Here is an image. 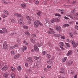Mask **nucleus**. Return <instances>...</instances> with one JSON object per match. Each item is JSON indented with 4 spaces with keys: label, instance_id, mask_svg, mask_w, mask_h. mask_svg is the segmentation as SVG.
<instances>
[{
    "label": "nucleus",
    "instance_id": "1",
    "mask_svg": "<svg viewBox=\"0 0 78 78\" xmlns=\"http://www.w3.org/2000/svg\"><path fill=\"white\" fill-rule=\"evenodd\" d=\"M34 27L36 28L38 27V26H39V24L40 25H42V24L40 22H39V21L38 20H36L35 22H34Z\"/></svg>",
    "mask_w": 78,
    "mask_h": 78
},
{
    "label": "nucleus",
    "instance_id": "2",
    "mask_svg": "<svg viewBox=\"0 0 78 78\" xmlns=\"http://www.w3.org/2000/svg\"><path fill=\"white\" fill-rule=\"evenodd\" d=\"M59 20L58 19V18H54L53 19H52L51 20V23H55V22H59Z\"/></svg>",
    "mask_w": 78,
    "mask_h": 78
},
{
    "label": "nucleus",
    "instance_id": "3",
    "mask_svg": "<svg viewBox=\"0 0 78 78\" xmlns=\"http://www.w3.org/2000/svg\"><path fill=\"white\" fill-rule=\"evenodd\" d=\"M55 29H56V31H59V32H61L62 31V29H61V27L59 26H55Z\"/></svg>",
    "mask_w": 78,
    "mask_h": 78
},
{
    "label": "nucleus",
    "instance_id": "4",
    "mask_svg": "<svg viewBox=\"0 0 78 78\" xmlns=\"http://www.w3.org/2000/svg\"><path fill=\"white\" fill-rule=\"evenodd\" d=\"M3 48L4 49V50H6L7 49V48H8V44L6 42H5L3 44Z\"/></svg>",
    "mask_w": 78,
    "mask_h": 78
},
{
    "label": "nucleus",
    "instance_id": "5",
    "mask_svg": "<svg viewBox=\"0 0 78 78\" xmlns=\"http://www.w3.org/2000/svg\"><path fill=\"white\" fill-rule=\"evenodd\" d=\"M54 60V58H53L51 59H50L48 60L47 62L48 64H53V63Z\"/></svg>",
    "mask_w": 78,
    "mask_h": 78
},
{
    "label": "nucleus",
    "instance_id": "6",
    "mask_svg": "<svg viewBox=\"0 0 78 78\" xmlns=\"http://www.w3.org/2000/svg\"><path fill=\"white\" fill-rule=\"evenodd\" d=\"M49 30H50L48 31V33L51 34H55V32L53 31V29H51V28H50Z\"/></svg>",
    "mask_w": 78,
    "mask_h": 78
},
{
    "label": "nucleus",
    "instance_id": "7",
    "mask_svg": "<svg viewBox=\"0 0 78 78\" xmlns=\"http://www.w3.org/2000/svg\"><path fill=\"white\" fill-rule=\"evenodd\" d=\"M72 43L73 44H74L73 45V48H75L76 47L78 46V43H75L74 42V41H72Z\"/></svg>",
    "mask_w": 78,
    "mask_h": 78
},
{
    "label": "nucleus",
    "instance_id": "8",
    "mask_svg": "<svg viewBox=\"0 0 78 78\" xmlns=\"http://www.w3.org/2000/svg\"><path fill=\"white\" fill-rule=\"evenodd\" d=\"M8 66H4L3 68L2 69V70L3 71H6L8 69Z\"/></svg>",
    "mask_w": 78,
    "mask_h": 78
},
{
    "label": "nucleus",
    "instance_id": "9",
    "mask_svg": "<svg viewBox=\"0 0 78 78\" xmlns=\"http://www.w3.org/2000/svg\"><path fill=\"white\" fill-rule=\"evenodd\" d=\"M34 48L35 51L36 52H38L39 51V50L37 46H34Z\"/></svg>",
    "mask_w": 78,
    "mask_h": 78
},
{
    "label": "nucleus",
    "instance_id": "10",
    "mask_svg": "<svg viewBox=\"0 0 78 78\" xmlns=\"http://www.w3.org/2000/svg\"><path fill=\"white\" fill-rule=\"evenodd\" d=\"M14 15L16 16H17L18 17H22V15L20 14H18L17 13L15 12L14 13Z\"/></svg>",
    "mask_w": 78,
    "mask_h": 78
},
{
    "label": "nucleus",
    "instance_id": "11",
    "mask_svg": "<svg viewBox=\"0 0 78 78\" xmlns=\"http://www.w3.org/2000/svg\"><path fill=\"white\" fill-rule=\"evenodd\" d=\"M14 15L16 16H17L18 17H22V15L20 14H18L17 13L15 12L14 13Z\"/></svg>",
    "mask_w": 78,
    "mask_h": 78
},
{
    "label": "nucleus",
    "instance_id": "12",
    "mask_svg": "<svg viewBox=\"0 0 78 78\" xmlns=\"http://www.w3.org/2000/svg\"><path fill=\"white\" fill-rule=\"evenodd\" d=\"M71 14L74 16L76 14V10L75 9H73L72 10L71 12Z\"/></svg>",
    "mask_w": 78,
    "mask_h": 78
},
{
    "label": "nucleus",
    "instance_id": "13",
    "mask_svg": "<svg viewBox=\"0 0 78 78\" xmlns=\"http://www.w3.org/2000/svg\"><path fill=\"white\" fill-rule=\"evenodd\" d=\"M27 60L29 62H33V58L31 57H28L27 58Z\"/></svg>",
    "mask_w": 78,
    "mask_h": 78
},
{
    "label": "nucleus",
    "instance_id": "14",
    "mask_svg": "<svg viewBox=\"0 0 78 78\" xmlns=\"http://www.w3.org/2000/svg\"><path fill=\"white\" fill-rule=\"evenodd\" d=\"M8 75H9V73L8 72H6L3 75V76L5 78H7Z\"/></svg>",
    "mask_w": 78,
    "mask_h": 78
},
{
    "label": "nucleus",
    "instance_id": "15",
    "mask_svg": "<svg viewBox=\"0 0 78 78\" xmlns=\"http://www.w3.org/2000/svg\"><path fill=\"white\" fill-rule=\"evenodd\" d=\"M26 18L27 19V20H28V21H29V22H31V20L33 21V19H31L30 18V16H26Z\"/></svg>",
    "mask_w": 78,
    "mask_h": 78
},
{
    "label": "nucleus",
    "instance_id": "16",
    "mask_svg": "<svg viewBox=\"0 0 78 78\" xmlns=\"http://www.w3.org/2000/svg\"><path fill=\"white\" fill-rule=\"evenodd\" d=\"M19 56H20V55H19V54L16 55L14 56V59H17V58H19Z\"/></svg>",
    "mask_w": 78,
    "mask_h": 78
},
{
    "label": "nucleus",
    "instance_id": "17",
    "mask_svg": "<svg viewBox=\"0 0 78 78\" xmlns=\"http://www.w3.org/2000/svg\"><path fill=\"white\" fill-rule=\"evenodd\" d=\"M37 17H40L41 16V15L42 14V12H39L37 13Z\"/></svg>",
    "mask_w": 78,
    "mask_h": 78
},
{
    "label": "nucleus",
    "instance_id": "18",
    "mask_svg": "<svg viewBox=\"0 0 78 78\" xmlns=\"http://www.w3.org/2000/svg\"><path fill=\"white\" fill-rule=\"evenodd\" d=\"M73 63V62L72 61H69L67 63L68 66H70Z\"/></svg>",
    "mask_w": 78,
    "mask_h": 78
},
{
    "label": "nucleus",
    "instance_id": "19",
    "mask_svg": "<svg viewBox=\"0 0 78 78\" xmlns=\"http://www.w3.org/2000/svg\"><path fill=\"white\" fill-rule=\"evenodd\" d=\"M27 50V47L25 46H24L22 48V51L23 52H24V51Z\"/></svg>",
    "mask_w": 78,
    "mask_h": 78
},
{
    "label": "nucleus",
    "instance_id": "20",
    "mask_svg": "<svg viewBox=\"0 0 78 78\" xmlns=\"http://www.w3.org/2000/svg\"><path fill=\"white\" fill-rule=\"evenodd\" d=\"M72 55V51H69L67 53V55L70 56Z\"/></svg>",
    "mask_w": 78,
    "mask_h": 78
},
{
    "label": "nucleus",
    "instance_id": "21",
    "mask_svg": "<svg viewBox=\"0 0 78 78\" xmlns=\"http://www.w3.org/2000/svg\"><path fill=\"white\" fill-rule=\"evenodd\" d=\"M31 41V42H32V43H34L35 42V41H36V39L32 38L30 39Z\"/></svg>",
    "mask_w": 78,
    "mask_h": 78
},
{
    "label": "nucleus",
    "instance_id": "22",
    "mask_svg": "<svg viewBox=\"0 0 78 78\" xmlns=\"http://www.w3.org/2000/svg\"><path fill=\"white\" fill-rule=\"evenodd\" d=\"M23 19H21V20H20L18 21V23H19V24H20V25H22V20H23Z\"/></svg>",
    "mask_w": 78,
    "mask_h": 78
},
{
    "label": "nucleus",
    "instance_id": "23",
    "mask_svg": "<svg viewBox=\"0 0 78 78\" xmlns=\"http://www.w3.org/2000/svg\"><path fill=\"white\" fill-rule=\"evenodd\" d=\"M69 37L70 38H73V34L71 33H69Z\"/></svg>",
    "mask_w": 78,
    "mask_h": 78
},
{
    "label": "nucleus",
    "instance_id": "24",
    "mask_svg": "<svg viewBox=\"0 0 78 78\" xmlns=\"http://www.w3.org/2000/svg\"><path fill=\"white\" fill-rule=\"evenodd\" d=\"M46 56L47 58H48V59H50V58H51V55L49 54H48L46 55Z\"/></svg>",
    "mask_w": 78,
    "mask_h": 78
},
{
    "label": "nucleus",
    "instance_id": "25",
    "mask_svg": "<svg viewBox=\"0 0 78 78\" xmlns=\"http://www.w3.org/2000/svg\"><path fill=\"white\" fill-rule=\"evenodd\" d=\"M17 69L18 71H20L22 70V67L20 66H18L17 67Z\"/></svg>",
    "mask_w": 78,
    "mask_h": 78
},
{
    "label": "nucleus",
    "instance_id": "26",
    "mask_svg": "<svg viewBox=\"0 0 78 78\" xmlns=\"http://www.w3.org/2000/svg\"><path fill=\"white\" fill-rule=\"evenodd\" d=\"M67 57H66L65 58H63L62 59V61L63 62H64L66 60H67Z\"/></svg>",
    "mask_w": 78,
    "mask_h": 78
},
{
    "label": "nucleus",
    "instance_id": "27",
    "mask_svg": "<svg viewBox=\"0 0 78 78\" xmlns=\"http://www.w3.org/2000/svg\"><path fill=\"white\" fill-rule=\"evenodd\" d=\"M25 34L27 36H30V34L28 32H25Z\"/></svg>",
    "mask_w": 78,
    "mask_h": 78
},
{
    "label": "nucleus",
    "instance_id": "28",
    "mask_svg": "<svg viewBox=\"0 0 78 78\" xmlns=\"http://www.w3.org/2000/svg\"><path fill=\"white\" fill-rule=\"evenodd\" d=\"M15 47L16 46H11L10 47V50H12V49H13V48H15Z\"/></svg>",
    "mask_w": 78,
    "mask_h": 78
},
{
    "label": "nucleus",
    "instance_id": "29",
    "mask_svg": "<svg viewBox=\"0 0 78 78\" xmlns=\"http://www.w3.org/2000/svg\"><path fill=\"white\" fill-rule=\"evenodd\" d=\"M54 36H56V37H60L61 35L59 34H54Z\"/></svg>",
    "mask_w": 78,
    "mask_h": 78
},
{
    "label": "nucleus",
    "instance_id": "30",
    "mask_svg": "<svg viewBox=\"0 0 78 78\" xmlns=\"http://www.w3.org/2000/svg\"><path fill=\"white\" fill-rule=\"evenodd\" d=\"M65 44L68 47H69V48L70 47V45L69 43H65Z\"/></svg>",
    "mask_w": 78,
    "mask_h": 78
},
{
    "label": "nucleus",
    "instance_id": "31",
    "mask_svg": "<svg viewBox=\"0 0 78 78\" xmlns=\"http://www.w3.org/2000/svg\"><path fill=\"white\" fill-rule=\"evenodd\" d=\"M4 12L5 13V14H7L8 15L9 14V13H8V12L7 10H4Z\"/></svg>",
    "mask_w": 78,
    "mask_h": 78
},
{
    "label": "nucleus",
    "instance_id": "32",
    "mask_svg": "<svg viewBox=\"0 0 78 78\" xmlns=\"http://www.w3.org/2000/svg\"><path fill=\"white\" fill-rule=\"evenodd\" d=\"M55 16H58V17H61V15L59 13H56L55 14Z\"/></svg>",
    "mask_w": 78,
    "mask_h": 78
},
{
    "label": "nucleus",
    "instance_id": "33",
    "mask_svg": "<svg viewBox=\"0 0 78 78\" xmlns=\"http://www.w3.org/2000/svg\"><path fill=\"white\" fill-rule=\"evenodd\" d=\"M2 30H3V31H4V32H5V33H6V32H7V29H6V28H2Z\"/></svg>",
    "mask_w": 78,
    "mask_h": 78
},
{
    "label": "nucleus",
    "instance_id": "34",
    "mask_svg": "<svg viewBox=\"0 0 78 78\" xmlns=\"http://www.w3.org/2000/svg\"><path fill=\"white\" fill-rule=\"evenodd\" d=\"M59 44L60 45L62 46V47H63L64 46V43L62 42H60Z\"/></svg>",
    "mask_w": 78,
    "mask_h": 78
},
{
    "label": "nucleus",
    "instance_id": "35",
    "mask_svg": "<svg viewBox=\"0 0 78 78\" xmlns=\"http://www.w3.org/2000/svg\"><path fill=\"white\" fill-rule=\"evenodd\" d=\"M21 6H22V7L24 8L26 7V5L25 4H22L21 5Z\"/></svg>",
    "mask_w": 78,
    "mask_h": 78
},
{
    "label": "nucleus",
    "instance_id": "36",
    "mask_svg": "<svg viewBox=\"0 0 78 78\" xmlns=\"http://www.w3.org/2000/svg\"><path fill=\"white\" fill-rule=\"evenodd\" d=\"M69 24H66L63 25V27H64V28H65V27H69Z\"/></svg>",
    "mask_w": 78,
    "mask_h": 78
},
{
    "label": "nucleus",
    "instance_id": "37",
    "mask_svg": "<svg viewBox=\"0 0 78 78\" xmlns=\"http://www.w3.org/2000/svg\"><path fill=\"white\" fill-rule=\"evenodd\" d=\"M11 77L12 78H15V75L14 74L12 73L11 74Z\"/></svg>",
    "mask_w": 78,
    "mask_h": 78
},
{
    "label": "nucleus",
    "instance_id": "38",
    "mask_svg": "<svg viewBox=\"0 0 78 78\" xmlns=\"http://www.w3.org/2000/svg\"><path fill=\"white\" fill-rule=\"evenodd\" d=\"M77 17H78V13H76V14H75V15H74V18H76Z\"/></svg>",
    "mask_w": 78,
    "mask_h": 78
},
{
    "label": "nucleus",
    "instance_id": "39",
    "mask_svg": "<svg viewBox=\"0 0 78 78\" xmlns=\"http://www.w3.org/2000/svg\"><path fill=\"white\" fill-rule=\"evenodd\" d=\"M34 58L36 60H37V59H39V57L35 56L34 57Z\"/></svg>",
    "mask_w": 78,
    "mask_h": 78
},
{
    "label": "nucleus",
    "instance_id": "40",
    "mask_svg": "<svg viewBox=\"0 0 78 78\" xmlns=\"http://www.w3.org/2000/svg\"><path fill=\"white\" fill-rule=\"evenodd\" d=\"M53 3L54 4H56L57 3V0H53Z\"/></svg>",
    "mask_w": 78,
    "mask_h": 78
},
{
    "label": "nucleus",
    "instance_id": "41",
    "mask_svg": "<svg viewBox=\"0 0 78 78\" xmlns=\"http://www.w3.org/2000/svg\"><path fill=\"white\" fill-rule=\"evenodd\" d=\"M35 4H36V5H38V4H39V1L37 0H36L35 1Z\"/></svg>",
    "mask_w": 78,
    "mask_h": 78
},
{
    "label": "nucleus",
    "instance_id": "42",
    "mask_svg": "<svg viewBox=\"0 0 78 78\" xmlns=\"http://www.w3.org/2000/svg\"><path fill=\"white\" fill-rule=\"evenodd\" d=\"M11 54L12 55H14V51H11Z\"/></svg>",
    "mask_w": 78,
    "mask_h": 78
},
{
    "label": "nucleus",
    "instance_id": "43",
    "mask_svg": "<svg viewBox=\"0 0 78 78\" xmlns=\"http://www.w3.org/2000/svg\"><path fill=\"white\" fill-rule=\"evenodd\" d=\"M47 2L46 1H43L42 2V3L43 5H46Z\"/></svg>",
    "mask_w": 78,
    "mask_h": 78
},
{
    "label": "nucleus",
    "instance_id": "44",
    "mask_svg": "<svg viewBox=\"0 0 78 78\" xmlns=\"http://www.w3.org/2000/svg\"><path fill=\"white\" fill-rule=\"evenodd\" d=\"M55 49L56 50V51H57V52H58V51H59L60 50L58 48H56Z\"/></svg>",
    "mask_w": 78,
    "mask_h": 78
},
{
    "label": "nucleus",
    "instance_id": "45",
    "mask_svg": "<svg viewBox=\"0 0 78 78\" xmlns=\"http://www.w3.org/2000/svg\"><path fill=\"white\" fill-rule=\"evenodd\" d=\"M23 42L24 44H26V45H27L28 44V43L25 41H23Z\"/></svg>",
    "mask_w": 78,
    "mask_h": 78
},
{
    "label": "nucleus",
    "instance_id": "46",
    "mask_svg": "<svg viewBox=\"0 0 78 78\" xmlns=\"http://www.w3.org/2000/svg\"><path fill=\"white\" fill-rule=\"evenodd\" d=\"M74 23V22H73V21H71V22H70L69 23V24H70V25H73Z\"/></svg>",
    "mask_w": 78,
    "mask_h": 78
},
{
    "label": "nucleus",
    "instance_id": "47",
    "mask_svg": "<svg viewBox=\"0 0 78 78\" xmlns=\"http://www.w3.org/2000/svg\"><path fill=\"white\" fill-rule=\"evenodd\" d=\"M46 23H49V22H50V20L48 19H46Z\"/></svg>",
    "mask_w": 78,
    "mask_h": 78
},
{
    "label": "nucleus",
    "instance_id": "48",
    "mask_svg": "<svg viewBox=\"0 0 78 78\" xmlns=\"http://www.w3.org/2000/svg\"><path fill=\"white\" fill-rule=\"evenodd\" d=\"M61 39H66V37L62 36L61 37Z\"/></svg>",
    "mask_w": 78,
    "mask_h": 78
},
{
    "label": "nucleus",
    "instance_id": "49",
    "mask_svg": "<svg viewBox=\"0 0 78 78\" xmlns=\"http://www.w3.org/2000/svg\"><path fill=\"white\" fill-rule=\"evenodd\" d=\"M42 53L43 55H45L46 52H45V51H43Z\"/></svg>",
    "mask_w": 78,
    "mask_h": 78
},
{
    "label": "nucleus",
    "instance_id": "50",
    "mask_svg": "<svg viewBox=\"0 0 78 78\" xmlns=\"http://www.w3.org/2000/svg\"><path fill=\"white\" fill-rule=\"evenodd\" d=\"M11 69L13 70V71H16V68H13V67H12L11 68Z\"/></svg>",
    "mask_w": 78,
    "mask_h": 78
},
{
    "label": "nucleus",
    "instance_id": "51",
    "mask_svg": "<svg viewBox=\"0 0 78 78\" xmlns=\"http://www.w3.org/2000/svg\"><path fill=\"white\" fill-rule=\"evenodd\" d=\"M24 28H25V29H27L28 28V27L27 26H25L23 27Z\"/></svg>",
    "mask_w": 78,
    "mask_h": 78
},
{
    "label": "nucleus",
    "instance_id": "52",
    "mask_svg": "<svg viewBox=\"0 0 78 78\" xmlns=\"http://www.w3.org/2000/svg\"><path fill=\"white\" fill-rule=\"evenodd\" d=\"M32 37H35L36 36V34H33L32 35Z\"/></svg>",
    "mask_w": 78,
    "mask_h": 78
},
{
    "label": "nucleus",
    "instance_id": "53",
    "mask_svg": "<svg viewBox=\"0 0 78 78\" xmlns=\"http://www.w3.org/2000/svg\"><path fill=\"white\" fill-rule=\"evenodd\" d=\"M11 22L12 23H15V20L13 19H12L11 20Z\"/></svg>",
    "mask_w": 78,
    "mask_h": 78
},
{
    "label": "nucleus",
    "instance_id": "54",
    "mask_svg": "<svg viewBox=\"0 0 78 78\" xmlns=\"http://www.w3.org/2000/svg\"><path fill=\"white\" fill-rule=\"evenodd\" d=\"M3 3H5V4H8V2H7L5 1H3Z\"/></svg>",
    "mask_w": 78,
    "mask_h": 78
},
{
    "label": "nucleus",
    "instance_id": "55",
    "mask_svg": "<svg viewBox=\"0 0 78 78\" xmlns=\"http://www.w3.org/2000/svg\"><path fill=\"white\" fill-rule=\"evenodd\" d=\"M75 29H76V30H78V26L77 25H76L75 26Z\"/></svg>",
    "mask_w": 78,
    "mask_h": 78
},
{
    "label": "nucleus",
    "instance_id": "56",
    "mask_svg": "<svg viewBox=\"0 0 78 78\" xmlns=\"http://www.w3.org/2000/svg\"><path fill=\"white\" fill-rule=\"evenodd\" d=\"M2 17L3 18H5V17H6V16H5V14H2Z\"/></svg>",
    "mask_w": 78,
    "mask_h": 78
},
{
    "label": "nucleus",
    "instance_id": "57",
    "mask_svg": "<svg viewBox=\"0 0 78 78\" xmlns=\"http://www.w3.org/2000/svg\"><path fill=\"white\" fill-rule=\"evenodd\" d=\"M0 33H2V34L4 33V31H2V30H0Z\"/></svg>",
    "mask_w": 78,
    "mask_h": 78
},
{
    "label": "nucleus",
    "instance_id": "58",
    "mask_svg": "<svg viewBox=\"0 0 78 78\" xmlns=\"http://www.w3.org/2000/svg\"><path fill=\"white\" fill-rule=\"evenodd\" d=\"M47 67L48 69H50L51 67L50 66L48 65L47 66Z\"/></svg>",
    "mask_w": 78,
    "mask_h": 78
},
{
    "label": "nucleus",
    "instance_id": "59",
    "mask_svg": "<svg viewBox=\"0 0 78 78\" xmlns=\"http://www.w3.org/2000/svg\"><path fill=\"white\" fill-rule=\"evenodd\" d=\"M21 41V40L18 39L17 40V41L18 42H20Z\"/></svg>",
    "mask_w": 78,
    "mask_h": 78
},
{
    "label": "nucleus",
    "instance_id": "60",
    "mask_svg": "<svg viewBox=\"0 0 78 78\" xmlns=\"http://www.w3.org/2000/svg\"><path fill=\"white\" fill-rule=\"evenodd\" d=\"M69 17H70L71 19H73V16H72L70 15H69Z\"/></svg>",
    "mask_w": 78,
    "mask_h": 78
},
{
    "label": "nucleus",
    "instance_id": "61",
    "mask_svg": "<svg viewBox=\"0 0 78 78\" xmlns=\"http://www.w3.org/2000/svg\"><path fill=\"white\" fill-rule=\"evenodd\" d=\"M75 3H76V1H74L73 2V3H72V4L73 5V4H75Z\"/></svg>",
    "mask_w": 78,
    "mask_h": 78
},
{
    "label": "nucleus",
    "instance_id": "62",
    "mask_svg": "<svg viewBox=\"0 0 78 78\" xmlns=\"http://www.w3.org/2000/svg\"><path fill=\"white\" fill-rule=\"evenodd\" d=\"M61 70H62V72H64V68H62L61 69Z\"/></svg>",
    "mask_w": 78,
    "mask_h": 78
},
{
    "label": "nucleus",
    "instance_id": "63",
    "mask_svg": "<svg viewBox=\"0 0 78 78\" xmlns=\"http://www.w3.org/2000/svg\"><path fill=\"white\" fill-rule=\"evenodd\" d=\"M34 65L35 66H37V63H35Z\"/></svg>",
    "mask_w": 78,
    "mask_h": 78
},
{
    "label": "nucleus",
    "instance_id": "64",
    "mask_svg": "<svg viewBox=\"0 0 78 78\" xmlns=\"http://www.w3.org/2000/svg\"><path fill=\"white\" fill-rule=\"evenodd\" d=\"M74 78H77V75H75L74 76Z\"/></svg>",
    "mask_w": 78,
    "mask_h": 78
}]
</instances>
